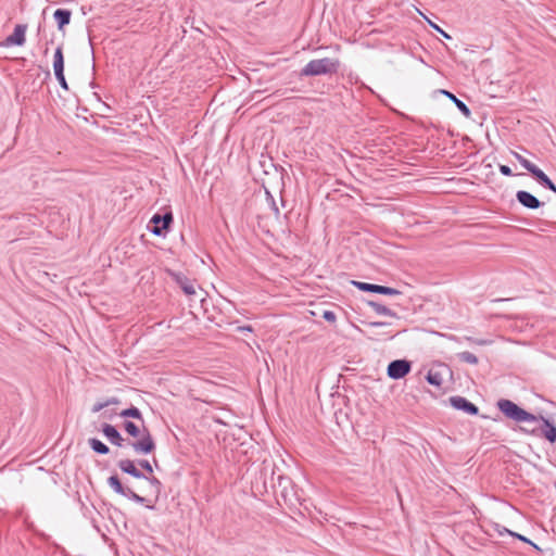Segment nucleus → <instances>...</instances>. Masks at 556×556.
Masks as SVG:
<instances>
[{
  "label": "nucleus",
  "instance_id": "c85d7f7f",
  "mask_svg": "<svg viewBox=\"0 0 556 556\" xmlns=\"http://www.w3.org/2000/svg\"><path fill=\"white\" fill-rule=\"evenodd\" d=\"M426 20L428 21L429 25L434 29L437 30V33L441 34L444 38L446 39H451V36L444 31L439 25H437L435 23L431 22L430 20H428L426 17Z\"/></svg>",
  "mask_w": 556,
  "mask_h": 556
},
{
  "label": "nucleus",
  "instance_id": "412c9836",
  "mask_svg": "<svg viewBox=\"0 0 556 556\" xmlns=\"http://www.w3.org/2000/svg\"><path fill=\"white\" fill-rule=\"evenodd\" d=\"M88 444L97 454L106 455L110 452L109 446L96 438H90Z\"/></svg>",
  "mask_w": 556,
  "mask_h": 556
},
{
  "label": "nucleus",
  "instance_id": "f704fd0d",
  "mask_svg": "<svg viewBox=\"0 0 556 556\" xmlns=\"http://www.w3.org/2000/svg\"><path fill=\"white\" fill-rule=\"evenodd\" d=\"M367 326L370 328H381V327L388 326V324L383 323V321H371V323H368Z\"/></svg>",
  "mask_w": 556,
  "mask_h": 556
},
{
  "label": "nucleus",
  "instance_id": "ddd939ff",
  "mask_svg": "<svg viewBox=\"0 0 556 556\" xmlns=\"http://www.w3.org/2000/svg\"><path fill=\"white\" fill-rule=\"evenodd\" d=\"M516 199L523 207L529 210H538L543 205V202L535 195L525 190L517 191Z\"/></svg>",
  "mask_w": 556,
  "mask_h": 556
},
{
  "label": "nucleus",
  "instance_id": "2f4dec72",
  "mask_svg": "<svg viewBox=\"0 0 556 556\" xmlns=\"http://www.w3.org/2000/svg\"><path fill=\"white\" fill-rule=\"evenodd\" d=\"M266 194H267V198L270 200V206H271V210L274 211L275 215L278 216L279 215V208L275 202V199L273 198V195L266 191Z\"/></svg>",
  "mask_w": 556,
  "mask_h": 556
},
{
  "label": "nucleus",
  "instance_id": "e433bc0d",
  "mask_svg": "<svg viewBox=\"0 0 556 556\" xmlns=\"http://www.w3.org/2000/svg\"><path fill=\"white\" fill-rule=\"evenodd\" d=\"M106 406L119 404V400L117 397H110L105 401Z\"/></svg>",
  "mask_w": 556,
  "mask_h": 556
},
{
  "label": "nucleus",
  "instance_id": "7c9ffc66",
  "mask_svg": "<svg viewBox=\"0 0 556 556\" xmlns=\"http://www.w3.org/2000/svg\"><path fill=\"white\" fill-rule=\"evenodd\" d=\"M323 318L328 323L333 324L337 320V315L332 311H324Z\"/></svg>",
  "mask_w": 556,
  "mask_h": 556
},
{
  "label": "nucleus",
  "instance_id": "7ed1b4c3",
  "mask_svg": "<svg viewBox=\"0 0 556 556\" xmlns=\"http://www.w3.org/2000/svg\"><path fill=\"white\" fill-rule=\"evenodd\" d=\"M496 406L506 418L516 422L535 424L539 421L536 415L525 410L510 400L501 399L497 401Z\"/></svg>",
  "mask_w": 556,
  "mask_h": 556
},
{
  "label": "nucleus",
  "instance_id": "dca6fc26",
  "mask_svg": "<svg viewBox=\"0 0 556 556\" xmlns=\"http://www.w3.org/2000/svg\"><path fill=\"white\" fill-rule=\"evenodd\" d=\"M531 175L542 187L556 193V185L538 166L532 170Z\"/></svg>",
  "mask_w": 556,
  "mask_h": 556
},
{
  "label": "nucleus",
  "instance_id": "5701e85b",
  "mask_svg": "<svg viewBox=\"0 0 556 556\" xmlns=\"http://www.w3.org/2000/svg\"><path fill=\"white\" fill-rule=\"evenodd\" d=\"M144 479L150 483V485L152 488V493L154 494L155 500H157L162 492V488H163L162 482L156 477L146 476Z\"/></svg>",
  "mask_w": 556,
  "mask_h": 556
},
{
  "label": "nucleus",
  "instance_id": "6e6552de",
  "mask_svg": "<svg viewBox=\"0 0 556 556\" xmlns=\"http://www.w3.org/2000/svg\"><path fill=\"white\" fill-rule=\"evenodd\" d=\"M412 369V363L407 359H395L392 361L387 368L389 378L399 380L409 374Z\"/></svg>",
  "mask_w": 556,
  "mask_h": 556
},
{
  "label": "nucleus",
  "instance_id": "cd10ccee",
  "mask_svg": "<svg viewBox=\"0 0 556 556\" xmlns=\"http://www.w3.org/2000/svg\"><path fill=\"white\" fill-rule=\"evenodd\" d=\"M54 75H55V78L59 81L60 86L64 90H68V85H67V81L65 79L64 72H61V74L60 73H54Z\"/></svg>",
  "mask_w": 556,
  "mask_h": 556
},
{
  "label": "nucleus",
  "instance_id": "a878e982",
  "mask_svg": "<svg viewBox=\"0 0 556 556\" xmlns=\"http://www.w3.org/2000/svg\"><path fill=\"white\" fill-rule=\"evenodd\" d=\"M514 155L516 157V160L521 164V166L527 169L530 174L532 173V170L536 167L535 164H533L532 162H530L528 159L523 157L522 155H520L519 153L517 152H514Z\"/></svg>",
  "mask_w": 556,
  "mask_h": 556
},
{
  "label": "nucleus",
  "instance_id": "2eb2a0df",
  "mask_svg": "<svg viewBox=\"0 0 556 556\" xmlns=\"http://www.w3.org/2000/svg\"><path fill=\"white\" fill-rule=\"evenodd\" d=\"M117 466L118 468L125 472V473H128L130 475L131 477L136 478V479H142V478H146V475L143 472H141L136 466H135V463L128 458L126 459H121L118 463H117Z\"/></svg>",
  "mask_w": 556,
  "mask_h": 556
},
{
  "label": "nucleus",
  "instance_id": "aec40b11",
  "mask_svg": "<svg viewBox=\"0 0 556 556\" xmlns=\"http://www.w3.org/2000/svg\"><path fill=\"white\" fill-rule=\"evenodd\" d=\"M368 306L371 307L377 314L379 315H386L390 317H397L396 313L387 307L386 305L376 302V301H368Z\"/></svg>",
  "mask_w": 556,
  "mask_h": 556
},
{
  "label": "nucleus",
  "instance_id": "ea45409f",
  "mask_svg": "<svg viewBox=\"0 0 556 556\" xmlns=\"http://www.w3.org/2000/svg\"><path fill=\"white\" fill-rule=\"evenodd\" d=\"M146 506H147V508H150V509H153V507H154L153 505H146Z\"/></svg>",
  "mask_w": 556,
  "mask_h": 556
},
{
  "label": "nucleus",
  "instance_id": "f3484780",
  "mask_svg": "<svg viewBox=\"0 0 556 556\" xmlns=\"http://www.w3.org/2000/svg\"><path fill=\"white\" fill-rule=\"evenodd\" d=\"M53 17L58 24V29L63 30L71 23L72 12L66 9H58L54 11Z\"/></svg>",
  "mask_w": 556,
  "mask_h": 556
},
{
  "label": "nucleus",
  "instance_id": "4be33fe9",
  "mask_svg": "<svg viewBox=\"0 0 556 556\" xmlns=\"http://www.w3.org/2000/svg\"><path fill=\"white\" fill-rule=\"evenodd\" d=\"M119 416L123 418H134L139 420L143 425V417L141 412L136 406H130L129 408H126L119 413Z\"/></svg>",
  "mask_w": 556,
  "mask_h": 556
},
{
  "label": "nucleus",
  "instance_id": "20e7f679",
  "mask_svg": "<svg viewBox=\"0 0 556 556\" xmlns=\"http://www.w3.org/2000/svg\"><path fill=\"white\" fill-rule=\"evenodd\" d=\"M271 484L276 494H279L286 503L293 504L299 500L294 484L289 477L283 475L275 477V471H273Z\"/></svg>",
  "mask_w": 556,
  "mask_h": 556
},
{
  "label": "nucleus",
  "instance_id": "bb28decb",
  "mask_svg": "<svg viewBox=\"0 0 556 556\" xmlns=\"http://www.w3.org/2000/svg\"><path fill=\"white\" fill-rule=\"evenodd\" d=\"M508 533H509L511 536H514V538L518 539L519 541L530 544V545H531V546H533L535 549H540V548H539V546H538L536 544H534L532 541H530V540H529L528 538H526L525 535L519 534V533H516V532H513V531H508Z\"/></svg>",
  "mask_w": 556,
  "mask_h": 556
},
{
  "label": "nucleus",
  "instance_id": "58836bf2",
  "mask_svg": "<svg viewBox=\"0 0 556 556\" xmlns=\"http://www.w3.org/2000/svg\"><path fill=\"white\" fill-rule=\"evenodd\" d=\"M153 463H154V466H155L156 468H159V463H157V460H156L155 458H153Z\"/></svg>",
  "mask_w": 556,
  "mask_h": 556
},
{
  "label": "nucleus",
  "instance_id": "f8f14e48",
  "mask_svg": "<svg viewBox=\"0 0 556 556\" xmlns=\"http://www.w3.org/2000/svg\"><path fill=\"white\" fill-rule=\"evenodd\" d=\"M27 25L26 24H17L14 27L13 34L8 36L4 41L2 42V46L10 47V46H23L26 41V34Z\"/></svg>",
  "mask_w": 556,
  "mask_h": 556
},
{
  "label": "nucleus",
  "instance_id": "4468645a",
  "mask_svg": "<svg viewBox=\"0 0 556 556\" xmlns=\"http://www.w3.org/2000/svg\"><path fill=\"white\" fill-rule=\"evenodd\" d=\"M102 432L113 445L118 447L127 446V439L123 438L114 426L104 424L102 427Z\"/></svg>",
  "mask_w": 556,
  "mask_h": 556
},
{
  "label": "nucleus",
  "instance_id": "b1692460",
  "mask_svg": "<svg viewBox=\"0 0 556 556\" xmlns=\"http://www.w3.org/2000/svg\"><path fill=\"white\" fill-rule=\"evenodd\" d=\"M426 380L430 384L435 386V387H440L443 382L441 374L438 371H432V370L428 371V374L426 376Z\"/></svg>",
  "mask_w": 556,
  "mask_h": 556
},
{
  "label": "nucleus",
  "instance_id": "473e14b6",
  "mask_svg": "<svg viewBox=\"0 0 556 556\" xmlns=\"http://www.w3.org/2000/svg\"><path fill=\"white\" fill-rule=\"evenodd\" d=\"M466 340L471 342V343L478 344V345H486V344L490 343V341H488V340L475 339L472 337H467Z\"/></svg>",
  "mask_w": 556,
  "mask_h": 556
},
{
  "label": "nucleus",
  "instance_id": "f03ea898",
  "mask_svg": "<svg viewBox=\"0 0 556 556\" xmlns=\"http://www.w3.org/2000/svg\"><path fill=\"white\" fill-rule=\"evenodd\" d=\"M341 66L339 59L323 58L311 60L301 71V76H319L337 74Z\"/></svg>",
  "mask_w": 556,
  "mask_h": 556
},
{
  "label": "nucleus",
  "instance_id": "c756f323",
  "mask_svg": "<svg viewBox=\"0 0 556 556\" xmlns=\"http://www.w3.org/2000/svg\"><path fill=\"white\" fill-rule=\"evenodd\" d=\"M138 465L144 469L148 473H152L153 472V467L151 465V463L147 459H139L138 460Z\"/></svg>",
  "mask_w": 556,
  "mask_h": 556
},
{
  "label": "nucleus",
  "instance_id": "72a5a7b5",
  "mask_svg": "<svg viewBox=\"0 0 556 556\" xmlns=\"http://www.w3.org/2000/svg\"><path fill=\"white\" fill-rule=\"evenodd\" d=\"M498 169H500L501 174L504 175V176H511L513 175V172H511L510 167L507 166V165H500Z\"/></svg>",
  "mask_w": 556,
  "mask_h": 556
},
{
  "label": "nucleus",
  "instance_id": "9d476101",
  "mask_svg": "<svg viewBox=\"0 0 556 556\" xmlns=\"http://www.w3.org/2000/svg\"><path fill=\"white\" fill-rule=\"evenodd\" d=\"M169 277L181 288L187 295L195 294V287L191 279L180 271L167 270Z\"/></svg>",
  "mask_w": 556,
  "mask_h": 556
},
{
  "label": "nucleus",
  "instance_id": "1a4fd4ad",
  "mask_svg": "<svg viewBox=\"0 0 556 556\" xmlns=\"http://www.w3.org/2000/svg\"><path fill=\"white\" fill-rule=\"evenodd\" d=\"M351 283L364 292L379 293L383 295H400L401 291L391 287L352 280Z\"/></svg>",
  "mask_w": 556,
  "mask_h": 556
},
{
  "label": "nucleus",
  "instance_id": "9b49d317",
  "mask_svg": "<svg viewBox=\"0 0 556 556\" xmlns=\"http://www.w3.org/2000/svg\"><path fill=\"white\" fill-rule=\"evenodd\" d=\"M448 401H450L451 405L457 410H463L464 413H466L468 415H472V416H476L479 414V407L476 404L468 401L464 396H459V395L451 396L448 399Z\"/></svg>",
  "mask_w": 556,
  "mask_h": 556
},
{
  "label": "nucleus",
  "instance_id": "423d86ee",
  "mask_svg": "<svg viewBox=\"0 0 556 556\" xmlns=\"http://www.w3.org/2000/svg\"><path fill=\"white\" fill-rule=\"evenodd\" d=\"M108 484L117 493V494H121L138 504H146L147 502V498L137 494L136 492H134L131 489L129 488H126L123 485V483L121 482L119 478L114 475V476H111L109 477L108 479Z\"/></svg>",
  "mask_w": 556,
  "mask_h": 556
},
{
  "label": "nucleus",
  "instance_id": "c9c22d12",
  "mask_svg": "<svg viewBox=\"0 0 556 556\" xmlns=\"http://www.w3.org/2000/svg\"><path fill=\"white\" fill-rule=\"evenodd\" d=\"M104 407H106L105 402H103V403H97V404H94V405H93V407H92V412H93V413H98V412H100L101 409H103Z\"/></svg>",
  "mask_w": 556,
  "mask_h": 556
},
{
  "label": "nucleus",
  "instance_id": "0eeeda50",
  "mask_svg": "<svg viewBox=\"0 0 556 556\" xmlns=\"http://www.w3.org/2000/svg\"><path fill=\"white\" fill-rule=\"evenodd\" d=\"M173 220L174 217L172 212H166L163 215L154 214L150 220V223L153 224L150 230L155 236H163L169 230Z\"/></svg>",
  "mask_w": 556,
  "mask_h": 556
},
{
  "label": "nucleus",
  "instance_id": "393cba45",
  "mask_svg": "<svg viewBox=\"0 0 556 556\" xmlns=\"http://www.w3.org/2000/svg\"><path fill=\"white\" fill-rule=\"evenodd\" d=\"M457 357L459 358V361L471 365H477L479 362L478 357L473 353L468 351L458 353Z\"/></svg>",
  "mask_w": 556,
  "mask_h": 556
},
{
  "label": "nucleus",
  "instance_id": "6ab92c4d",
  "mask_svg": "<svg viewBox=\"0 0 556 556\" xmlns=\"http://www.w3.org/2000/svg\"><path fill=\"white\" fill-rule=\"evenodd\" d=\"M53 70L54 73L61 74V72H64V55L62 46H59L54 51Z\"/></svg>",
  "mask_w": 556,
  "mask_h": 556
},
{
  "label": "nucleus",
  "instance_id": "4c0bfd02",
  "mask_svg": "<svg viewBox=\"0 0 556 556\" xmlns=\"http://www.w3.org/2000/svg\"><path fill=\"white\" fill-rule=\"evenodd\" d=\"M238 331H240V332H245V331L251 332L252 331V327L251 326H241V327H238Z\"/></svg>",
  "mask_w": 556,
  "mask_h": 556
},
{
  "label": "nucleus",
  "instance_id": "a211bd4d",
  "mask_svg": "<svg viewBox=\"0 0 556 556\" xmlns=\"http://www.w3.org/2000/svg\"><path fill=\"white\" fill-rule=\"evenodd\" d=\"M441 92L454 102V104L464 114V116H466L467 118H469L471 116V111L467 106V104L465 102H463L462 100H459L454 93H452L451 91H447V90H442Z\"/></svg>",
  "mask_w": 556,
  "mask_h": 556
},
{
  "label": "nucleus",
  "instance_id": "39448f33",
  "mask_svg": "<svg viewBox=\"0 0 556 556\" xmlns=\"http://www.w3.org/2000/svg\"><path fill=\"white\" fill-rule=\"evenodd\" d=\"M539 421L542 422L540 427H521L520 430L527 434L540 437L546 439L549 443L554 444L556 442V426L547 418L542 415H539Z\"/></svg>",
  "mask_w": 556,
  "mask_h": 556
},
{
  "label": "nucleus",
  "instance_id": "f257e3e1",
  "mask_svg": "<svg viewBox=\"0 0 556 556\" xmlns=\"http://www.w3.org/2000/svg\"><path fill=\"white\" fill-rule=\"evenodd\" d=\"M124 430L134 439H127V446L132 447L137 454H150L154 452L156 445L150 430L143 426H139L134 421L125 420L123 424Z\"/></svg>",
  "mask_w": 556,
  "mask_h": 556
}]
</instances>
